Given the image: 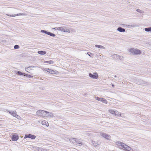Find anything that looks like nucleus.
Returning <instances> with one entry per match:
<instances>
[{
	"instance_id": "obj_1",
	"label": "nucleus",
	"mask_w": 151,
	"mask_h": 151,
	"mask_svg": "<svg viewBox=\"0 0 151 151\" xmlns=\"http://www.w3.org/2000/svg\"><path fill=\"white\" fill-rule=\"evenodd\" d=\"M129 51L134 55H138L141 53V51L137 49L131 48L129 50Z\"/></svg>"
},
{
	"instance_id": "obj_2",
	"label": "nucleus",
	"mask_w": 151,
	"mask_h": 151,
	"mask_svg": "<svg viewBox=\"0 0 151 151\" xmlns=\"http://www.w3.org/2000/svg\"><path fill=\"white\" fill-rule=\"evenodd\" d=\"M46 111L40 110H38L36 112V114L37 115H39L41 116L45 117H46Z\"/></svg>"
},
{
	"instance_id": "obj_3",
	"label": "nucleus",
	"mask_w": 151,
	"mask_h": 151,
	"mask_svg": "<svg viewBox=\"0 0 151 151\" xmlns=\"http://www.w3.org/2000/svg\"><path fill=\"white\" fill-rule=\"evenodd\" d=\"M72 140H73L75 142L77 143L78 145L80 146L82 145V143L80 139H76L74 138H71L69 139L70 141H72Z\"/></svg>"
},
{
	"instance_id": "obj_4",
	"label": "nucleus",
	"mask_w": 151,
	"mask_h": 151,
	"mask_svg": "<svg viewBox=\"0 0 151 151\" xmlns=\"http://www.w3.org/2000/svg\"><path fill=\"white\" fill-rule=\"evenodd\" d=\"M100 135L103 137L108 140H110L111 139L110 136L105 133L101 132L100 133Z\"/></svg>"
},
{
	"instance_id": "obj_5",
	"label": "nucleus",
	"mask_w": 151,
	"mask_h": 151,
	"mask_svg": "<svg viewBox=\"0 0 151 151\" xmlns=\"http://www.w3.org/2000/svg\"><path fill=\"white\" fill-rule=\"evenodd\" d=\"M58 30L64 32H67L68 33H70V31L66 27H58Z\"/></svg>"
},
{
	"instance_id": "obj_6",
	"label": "nucleus",
	"mask_w": 151,
	"mask_h": 151,
	"mask_svg": "<svg viewBox=\"0 0 151 151\" xmlns=\"http://www.w3.org/2000/svg\"><path fill=\"white\" fill-rule=\"evenodd\" d=\"M95 99L96 100L99 101H101L106 104H107V101L105 99L103 98H99L97 96H96Z\"/></svg>"
},
{
	"instance_id": "obj_7",
	"label": "nucleus",
	"mask_w": 151,
	"mask_h": 151,
	"mask_svg": "<svg viewBox=\"0 0 151 151\" xmlns=\"http://www.w3.org/2000/svg\"><path fill=\"white\" fill-rule=\"evenodd\" d=\"M41 32L45 33L52 37H55V34L50 32H48L45 30H41Z\"/></svg>"
},
{
	"instance_id": "obj_8",
	"label": "nucleus",
	"mask_w": 151,
	"mask_h": 151,
	"mask_svg": "<svg viewBox=\"0 0 151 151\" xmlns=\"http://www.w3.org/2000/svg\"><path fill=\"white\" fill-rule=\"evenodd\" d=\"M27 15V14L25 13H19V14H12V15H10L8 14H6V15H7L8 16L11 17H15L16 16H20V15H22V16H25Z\"/></svg>"
},
{
	"instance_id": "obj_9",
	"label": "nucleus",
	"mask_w": 151,
	"mask_h": 151,
	"mask_svg": "<svg viewBox=\"0 0 151 151\" xmlns=\"http://www.w3.org/2000/svg\"><path fill=\"white\" fill-rule=\"evenodd\" d=\"M89 76L93 79H96L98 77V76L97 73H93V74H92L91 73H89Z\"/></svg>"
},
{
	"instance_id": "obj_10",
	"label": "nucleus",
	"mask_w": 151,
	"mask_h": 151,
	"mask_svg": "<svg viewBox=\"0 0 151 151\" xmlns=\"http://www.w3.org/2000/svg\"><path fill=\"white\" fill-rule=\"evenodd\" d=\"M116 143L117 144L120 145V146L124 150H125L126 149V145L124 143L119 141H118L116 142Z\"/></svg>"
},
{
	"instance_id": "obj_11",
	"label": "nucleus",
	"mask_w": 151,
	"mask_h": 151,
	"mask_svg": "<svg viewBox=\"0 0 151 151\" xmlns=\"http://www.w3.org/2000/svg\"><path fill=\"white\" fill-rule=\"evenodd\" d=\"M36 137V136H35L32 135L31 134H26L24 138H30L32 139H35Z\"/></svg>"
},
{
	"instance_id": "obj_12",
	"label": "nucleus",
	"mask_w": 151,
	"mask_h": 151,
	"mask_svg": "<svg viewBox=\"0 0 151 151\" xmlns=\"http://www.w3.org/2000/svg\"><path fill=\"white\" fill-rule=\"evenodd\" d=\"M126 27H128V28H131V27H135L139 26V25L137 24H132L131 25H127L126 24L124 25Z\"/></svg>"
},
{
	"instance_id": "obj_13",
	"label": "nucleus",
	"mask_w": 151,
	"mask_h": 151,
	"mask_svg": "<svg viewBox=\"0 0 151 151\" xmlns=\"http://www.w3.org/2000/svg\"><path fill=\"white\" fill-rule=\"evenodd\" d=\"M19 137L18 135H13L12 137V139L13 141H16L18 140Z\"/></svg>"
},
{
	"instance_id": "obj_14",
	"label": "nucleus",
	"mask_w": 151,
	"mask_h": 151,
	"mask_svg": "<svg viewBox=\"0 0 151 151\" xmlns=\"http://www.w3.org/2000/svg\"><path fill=\"white\" fill-rule=\"evenodd\" d=\"M117 30L120 32H124L125 31V29L121 27H118Z\"/></svg>"
},
{
	"instance_id": "obj_15",
	"label": "nucleus",
	"mask_w": 151,
	"mask_h": 151,
	"mask_svg": "<svg viewBox=\"0 0 151 151\" xmlns=\"http://www.w3.org/2000/svg\"><path fill=\"white\" fill-rule=\"evenodd\" d=\"M126 149L125 150L126 151H132V149L129 146L127 145H126Z\"/></svg>"
},
{
	"instance_id": "obj_16",
	"label": "nucleus",
	"mask_w": 151,
	"mask_h": 151,
	"mask_svg": "<svg viewBox=\"0 0 151 151\" xmlns=\"http://www.w3.org/2000/svg\"><path fill=\"white\" fill-rule=\"evenodd\" d=\"M12 116L18 118V117L19 116L16 114V113L15 111H12Z\"/></svg>"
},
{
	"instance_id": "obj_17",
	"label": "nucleus",
	"mask_w": 151,
	"mask_h": 151,
	"mask_svg": "<svg viewBox=\"0 0 151 151\" xmlns=\"http://www.w3.org/2000/svg\"><path fill=\"white\" fill-rule=\"evenodd\" d=\"M53 115L52 113L46 111V117L48 116H52Z\"/></svg>"
},
{
	"instance_id": "obj_18",
	"label": "nucleus",
	"mask_w": 151,
	"mask_h": 151,
	"mask_svg": "<svg viewBox=\"0 0 151 151\" xmlns=\"http://www.w3.org/2000/svg\"><path fill=\"white\" fill-rule=\"evenodd\" d=\"M135 81L136 83L137 84L143 83V82L142 80L138 79H137V80H135Z\"/></svg>"
},
{
	"instance_id": "obj_19",
	"label": "nucleus",
	"mask_w": 151,
	"mask_h": 151,
	"mask_svg": "<svg viewBox=\"0 0 151 151\" xmlns=\"http://www.w3.org/2000/svg\"><path fill=\"white\" fill-rule=\"evenodd\" d=\"M42 125H46L47 127H48L49 126V124L47 122V121H44L42 122Z\"/></svg>"
},
{
	"instance_id": "obj_20",
	"label": "nucleus",
	"mask_w": 151,
	"mask_h": 151,
	"mask_svg": "<svg viewBox=\"0 0 151 151\" xmlns=\"http://www.w3.org/2000/svg\"><path fill=\"white\" fill-rule=\"evenodd\" d=\"M38 53L40 55H43L45 54L46 52L44 51H39L38 52Z\"/></svg>"
},
{
	"instance_id": "obj_21",
	"label": "nucleus",
	"mask_w": 151,
	"mask_h": 151,
	"mask_svg": "<svg viewBox=\"0 0 151 151\" xmlns=\"http://www.w3.org/2000/svg\"><path fill=\"white\" fill-rule=\"evenodd\" d=\"M92 143L94 146H97L98 145H99V144L98 143L97 141H94L92 140Z\"/></svg>"
},
{
	"instance_id": "obj_22",
	"label": "nucleus",
	"mask_w": 151,
	"mask_h": 151,
	"mask_svg": "<svg viewBox=\"0 0 151 151\" xmlns=\"http://www.w3.org/2000/svg\"><path fill=\"white\" fill-rule=\"evenodd\" d=\"M96 47H98L99 48L101 49H105V47H104L103 46H101V45H96L95 46Z\"/></svg>"
},
{
	"instance_id": "obj_23",
	"label": "nucleus",
	"mask_w": 151,
	"mask_h": 151,
	"mask_svg": "<svg viewBox=\"0 0 151 151\" xmlns=\"http://www.w3.org/2000/svg\"><path fill=\"white\" fill-rule=\"evenodd\" d=\"M145 31L147 32H151V27H147L145 28Z\"/></svg>"
},
{
	"instance_id": "obj_24",
	"label": "nucleus",
	"mask_w": 151,
	"mask_h": 151,
	"mask_svg": "<svg viewBox=\"0 0 151 151\" xmlns=\"http://www.w3.org/2000/svg\"><path fill=\"white\" fill-rule=\"evenodd\" d=\"M115 114L116 116H122V114L120 113L119 112L116 111V114Z\"/></svg>"
},
{
	"instance_id": "obj_25",
	"label": "nucleus",
	"mask_w": 151,
	"mask_h": 151,
	"mask_svg": "<svg viewBox=\"0 0 151 151\" xmlns=\"http://www.w3.org/2000/svg\"><path fill=\"white\" fill-rule=\"evenodd\" d=\"M49 73H50L52 74H54L56 73V72L55 71L52 70H51L50 69H49Z\"/></svg>"
},
{
	"instance_id": "obj_26",
	"label": "nucleus",
	"mask_w": 151,
	"mask_h": 151,
	"mask_svg": "<svg viewBox=\"0 0 151 151\" xmlns=\"http://www.w3.org/2000/svg\"><path fill=\"white\" fill-rule=\"evenodd\" d=\"M109 111L111 113L113 114H115L116 111L114 110H111Z\"/></svg>"
},
{
	"instance_id": "obj_27",
	"label": "nucleus",
	"mask_w": 151,
	"mask_h": 151,
	"mask_svg": "<svg viewBox=\"0 0 151 151\" xmlns=\"http://www.w3.org/2000/svg\"><path fill=\"white\" fill-rule=\"evenodd\" d=\"M30 68L29 67L26 68H25V70L27 71V72L29 73V71H30Z\"/></svg>"
},
{
	"instance_id": "obj_28",
	"label": "nucleus",
	"mask_w": 151,
	"mask_h": 151,
	"mask_svg": "<svg viewBox=\"0 0 151 151\" xmlns=\"http://www.w3.org/2000/svg\"><path fill=\"white\" fill-rule=\"evenodd\" d=\"M136 11L137 12H139V13H141V14L143 13L144 12L143 11H142V10L139 9H137L136 10Z\"/></svg>"
},
{
	"instance_id": "obj_29",
	"label": "nucleus",
	"mask_w": 151,
	"mask_h": 151,
	"mask_svg": "<svg viewBox=\"0 0 151 151\" xmlns=\"http://www.w3.org/2000/svg\"><path fill=\"white\" fill-rule=\"evenodd\" d=\"M17 73L20 76L23 75L24 74L23 73L19 71H17Z\"/></svg>"
},
{
	"instance_id": "obj_30",
	"label": "nucleus",
	"mask_w": 151,
	"mask_h": 151,
	"mask_svg": "<svg viewBox=\"0 0 151 151\" xmlns=\"http://www.w3.org/2000/svg\"><path fill=\"white\" fill-rule=\"evenodd\" d=\"M24 76H26L27 77H28V78H31V77H32L33 76H31V75H29V74H26V75H24Z\"/></svg>"
},
{
	"instance_id": "obj_31",
	"label": "nucleus",
	"mask_w": 151,
	"mask_h": 151,
	"mask_svg": "<svg viewBox=\"0 0 151 151\" xmlns=\"http://www.w3.org/2000/svg\"><path fill=\"white\" fill-rule=\"evenodd\" d=\"M14 48L15 49H18L19 48V46L18 45H16L14 46Z\"/></svg>"
},
{
	"instance_id": "obj_32",
	"label": "nucleus",
	"mask_w": 151,
	"mask_h": 151,
	"mask_svg": "<svg viewBox=\"0 0 151 151\" xmlns=\"http://www.w3.org/2000/svg\"><path fill=\"white\" fill-rule=\"evenodd\" d=\"M53 61L52 60H50L48 61V63L50 64H52L53 63Z\"/></svg>"
},
{
	"instance_id": "obj_33",
	"label": "nucleus",
	"mask_w": 151,
	"mask_h": 151,
	"mask_svg": "<svg viewBox=\"0 0 151 151\" xmlns=\"http://www.w3.org/2000/svg\"><path fill=\"white\" fill-rule=\"evenodd\" d=\"M6 111L9 112V113L11 115H12V111H9V110H6Z\"/></svg>"
},
{
	"instance_id": "obj_34",
	"label": "nucleus",
	"mask_w": 151,
	"mask_h": 151,
	"mask_svg": "<svg viewBox=\"0 0 151 151\" xmlns=\"http://www.w3.org/2000/svg\"><path fill=\"white\" fill-rule=\"evenodd\" d=\"M87 54L90 57H92V56H91L92 54L90 52H88L87 53Z\"/></svg>"
},
{
	"instance_id": "obj_35",
	"label": "nucleus",
	"mask_w": 151,
	"mask_h": 151,
	"mask_svg": "<svg viewBox=\"0 0 151 151\" xmlns=\"http://www.w3.org/2000/svg\"><path fill=\"white\" fill-rule=\"evenodd\" d=\"M44 70L45 71H47V70H49V68H45Z\"/></svg>"
},
{
	"instance_id": "obj_36",
	"label": "nucleus",
	"mask_w": 151,
	"mask_h": 151,
	"mask_svg": "<svg viewBox=\"0 0 151 151\" xmlns=\"http://www.w3.org/2000/svg\"><path fill=\"white\" fill-rule=\"evenodd\" d=\"M30 68H34V67H37V66H29Z\"/></svg>"
},
{
	"instance_id": "obj_37",
	"label": "nucleus",
	"mask_w": 151,
	"mask_h": 151,
	"mask_svg": "<svg viewBox=\"0 0 151 151\" xmlns=\"http://www.w3.org/2000/svg\"><path fill=\"white\" fill-rule=\"evenodd\" d=\"M53 29H55V30H58V27H55Z\"/></svg>"
},
{
	"instance_id": "obj_38",
	"label": "nucleus",
	"mask_w": 151,
	"mask_h": 151,
	"mask_svg": "<svg viewBox=\"0 0 151 151\" xmlns=\"http://www.w3.org/2000/svg\"><path fill=\"white\" fill-rule=\"evenodd\" d=\"M48 61H46L45 62V63H48Z\"/></svg>"
},
{
	"instance_id": "obj_39",
	"label": "nucleus",
	"mask_w": 151,
	"mask_h": 151,
	"mask_svg": "<svg viewBox=\"0 0 151 151\" xmlns=\"http://www.w3.org/2000/svg\"><path fill=\"white\" fill-rule=\"evenodd\" d=\"M112 86L113 87H114V84H112Z\"/></svg>"
},
{
	"instance_id": "obj_40",
	"label": "nucleus",
	"mask_w": 151,
	"mask_h": 151,
	"mask_svg": "<svg viewBox=\"0 0 151 151\" xmlns=\"http://www.w3.org/2000/svg\"><path fill=\"white\" fill-rule=\"evenodd\" d=\"M114 77H115V78H116L117 77L115 75L114 76Z\"/></svg>"
},
{
	"instance_id": "obj_41",
	"label": "nucleus",
	"mask_w": 151,
	"mask_h": 151,
	"mask_svg": "<svg viewBox=\"0 0 151 151\" xmlns=\"http://www.w3.org/2000/svg\"><path fill=\"white\" fill-rule=\"evenodd\" d=\"M74 141H75L73 140H72V141L71 142H73Z\"/></svg>"
},
{
	"instance_id": "obj_42",
	"label": "nucleus",
	"mask_w": 151,
	"mask_h": 151,
	"mask_svg": "<svg viewBox=\"0 0 151 151\" xmlns=\"http://www.w3.org/2000/svg\"><path fill=\"white\" fill-rule=\"evenodd\" d=\"M47 71L49 72V70H47Z\"/></svg>"
},
{
	"instance_id": "obj_43",
	"label": "nucleus",
	"mask_w": 151,
	"mask_h": 151,
	"mask_svg": "<svg viewBox=\"0 0 151 151\" xmlns=\"http://www.w3.org/2000/svg\"><path fill=\"white\" fill-rule=\"evenodd\" d=\"M116 55V56H117V55ZM117 56H119V55H117Z\"/></svg>"
}]
</instances>
